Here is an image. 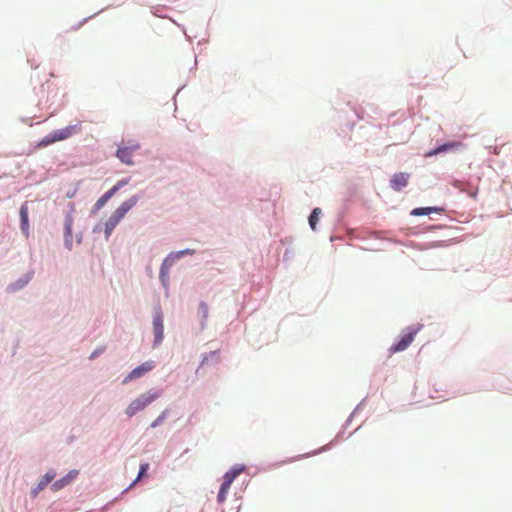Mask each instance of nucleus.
<instances>
[{"label": "nucleus", "instance_id": "f257e3e1", "mask_svg": "<svg viewBox=\"0 0 512 512\" xmlns=\"http://www.w3.org/2000/svg\"><path fill=\"white\" fill-rule=\"evenodd\" d=\"M161 396L159 390L152 389L146 393L139 395L136 399L130 402L125 409V414L128 417H133L138 412L145 409L149 404L158 399Z\"/></svg>", "mask_w": 512, "mask_h": 512}, {"label": "nucleus", "instance_id": "f03ea898", "mask_svg": "<svg viewBox=\"0 0 512 512\" xmlns=\"http://www.w3.org/2000/svg\"><path fill=\"white\" fill-rule=\"evenodd\" d=\"M75 205L69 203L64 217V246L67 250L73 249L72 227L74 222Z\"/></svg>", "mask_w": 512, "mask_h": 512}, {"label": "nucleus", "instance_id": "7ed1b4c3", "mask_svg": "<svg viewBox=\"0 0 512 512\" xmlns=\"http://www.w3.org/2000/svg\"><path fill=\"white\" fill-rule=\"evenodd\" d=\"M421 327V325L407 327V332L400 336L399 340L389 348V351L391 353H396L407 349L408 346L413 342Z\"/></svg>", "mask_w": 512, "mask_h": 512}, {"label": "nucleus", "instance_id": "20e7f679", "mask_svg": "<svg viewBox=\"0 0 512 512\" xmlns=\"http://www.w3.org/2000/svg\"><path fill=\"white\" fill-rule=\"evenodd\" d=\"M154 339L152 346L153 348L159 347L164 339V319L160 309L155 310L152 320Z\"/></svg>", "mask_w": 512, "mask_h": 512}, {"label": "nucleus", "instance_id": "39448f33", "mask_svg": "<svg viewBox=\"0 0 512 512\" xmlns=\"http://www.w3.org/2000/svg\"><path fill=\"white\" fill-rule=\"evenodd\" d=\"M155 361L147 360L130 371L122 380L123 384H127L130 381L142 377L147 372L155 368Z\"/></svg>", "mask_w": 512, "mask_h": 512}, {"label": "nucleus", "instance_id": "423d86ee", "mask_svg": "<svg viewBox=\"0 0 512 512\" xmlns=\"http://www.w3.org/2000/svg\"><path fill=\"white\" fill-rule=\"evenodd\" d=\"M463 147L460 141H448L440 144L425 153V157H432L440 153L456 152Z\"/></svg>", "mask_w": 512, "mask_h": 512}, {"label": "nucleus", "instance_id": "0eeeda50", "mask_svg": "<svg viewBox=\"0 0 512 512\" xmlns=\"http://www.w3.org/2000/svg\"><path fill=\"white\" fill-rule=\"evenodd\" d=\"M79 473L80 472L78 469H71L64 476H62L61 478L52 482L51 487H50L51 490L53 492H58V491L64 489L78 477Z\"/></svg>", "mask_w": 512, "mask_h": 512}, {"label": "nucleus", "instance_id": "6e6552de", "mask_svg": "<svg viewBox=\"0 0 512 512\" xmlns=\"http://www.w3.org/2000/svg\"><path fill=\"white\" fill-rule=\"evenodd\" d=\"M410 174L407 172L394 173L389 181V186L393 191H402L409 183Z\"/></svg>", "mask_w": 512, "mask_h": 512}, {"label": "nucleus", "instance_id": "1a4fd4ad", "mask_svg": "<svg viewBox=\"0 0 512 512\" xmlns=\"http://www.w3.org/2000/svg\"><path fill=\"white\" fill-rule=\"evenodd\" d=\"M72 131L73 130H56V131H53L49 135L44 137L42 140H40L36 144V146L37 147L47 146V145H50V144H52V143H54L56 141L67 139L68 137H70L72 135Z\"/></svg>", "mask_w": 512, "mask_h": 512}, {"label": "nucleus", "instance_id": "9d476101", "mask_svg": "<svg viewBox=\"0 0 512 512\" xmlns=\"http://www.w3.org/2000/svg\"><path fill=\"white\" fill-rule=\"evenodd\" d=\"M57 475V472L54 468L48 469L45 474L40 478V480L37 482L36 486H34V497L42 491L48 484H52L54 482Z\"/></svg>", "mask_w": 512, "mask_h": 512}, {"label": "nucleus", "instance_id": "9b49d317", "mask_svg": "<svg viewBox=\"0 0 512 512\" xmlns=\"http://www.w3.org/2000/svg\"><path fill=\"white\" fill-rule=\"evenodd\" d=\"M134 152L128 149L127 146H123L122 144H117V150L115 156L119 159V161L128 166L134 165V161L132 159V154Z\"/></svg>", "mask_w": 512, "mask_h": 512}, {"label": "nucleus", "instance_id": "f8f14e48", "mask_svg": "<svg viewBox=\"0 0 512 512\" xmlns=\"http://www.w3.org/2000/svg\"><path fill=\"white\" fill-rule=\"evenodd\" d=\"M246 466L244 464H234L223 476V482L231 485L233 481L244 472Z\"/></svg>", "mask_w": 512, "mask_h": 512}, {"label": "nucleus", "instance_id": "ddd939ff", "mask_svg": "<svg viewBox=\"0 0 512 512\" xmlns=\"http://www.w3.org/2000/svg\"><path fill=\"white\" fill-rule=\"evenodd\" d=\"M209 316L208 304L205 301H200L198 305V318L200 331H204L207 327V321Z\"/></svg>", "mask_w": 512, "mask_h": 512}, {"label": "nucleus", "instance_id": "4468645a", "mask_svg": "<svg viewBox=\"0 0 512 512\" xmlns=\"http://www.w3.org/2000/svg\"><path fill=\"white\" fill-rule=\"evenodd\" d=\"M21 229L26 237L29 236V208L28 204L24 203L20 209Z\"/></svg>", "mask_w": 512, "mask_h": 512}, {"label": "nucleus", "instance_id": "2eb2a0df", "mask_svg": "<svg viewBox=\"0 0 512 512\" xmlns=\"http://www.w3.org/2000/svg\"><path fill=\"white\" fill-rule=\"evenodd\" d=\"M443 210L444 209L442 207H436V206H432V207H418V208H414L411 211V215L412 216H426V215H430L432 213L441 212Z\"/></svg>", "mask_w": 512, "mask_h": 512}, {"label": "nucleus", "instance_id": "dca6fc26", "mask_svg": "<svg viewBox=\"0 0 512 512\" xmlns=\"http://www.w3.org/2000/svg\"><path fill=\"white\" fill-rule=\"evenodd\" d=\"M115 194L116 192L112 188L105 192L94 204L93 212L100 210Z\"/></svg>", "mask_w": 512, "mask_h": 512}, {"label": "nucleus", "instance_id": "f3484780", "mask_svg": "<svg viewBox=\"0 0 512 512\" xmlns=\"http://www.w3.org/2000/svg\"><path fill=\"white\" fill-rule=\"evenodd\" d=\"M169 271L170 270L166 269V267L165 268L160 267V270H159V280H160V283L166 293H168L169 286H170Z\"/></svg>", "mask_w": 512, "mask_h": 512}, {"label": "nucleus", "instance_id": "a211bd4d", "mask_svg": "<svg viewBox=\"0 0 512 512\" xmlns=\"http://www.w3.org/2000/svg\"><path fill=\"white\" fill-rule=\"evenodd\" d=\"M140 199H141L140 195H132L127 200H125L119 207L124 212L128 213L134 206H136V204L138 203V201Z\"/></svg>", "mask_w": 512, "mask_h": 512}, {"label": "nucleus", "instance_id": "6ab92c4d", "mask_svg": "<svg viewBox=\"0 0 512 512\" xmlns=\"http://www.w3.org/2000/svg\"><path fill=\"white\" fill-rule=\"evenodd\" d=\"M322 214V210L318 207L314 208L308 218V223L312 231H316L317 224Z\"/></svg>", "mask_w": 512, "mask_h": 512}, {"label": "nucleus", "instance_id": "aec40b11", "mask_svg": "<svg viewBox=\"0 0 512 512\" xmlns=\"http://www.w3.org/2000/svg\"><path fill=\"white\" fill-rule=\"evenodd\" d=\"M180 260L175 251L170 252L162 261L160 267L170 270L171 267Z\"/></svg>", "mask_w": 512, "mask_h": 512}, {"label": "nucleus", "instance_id": "412c9836", "mask_svg": "<svg viewBox=\"0 0 512 512\" xmlns=\"http://www.w3.org/2000/svg\"><path fill=\"white\" fill-rule=\"evenodd\" d=\"M46 103H49L48 109H51L52 106L55 105V107L52 109L51 112H49V116L53 115L56 109L62 104V98L57 97V93H54L51 97L48 96Z\"/></svg>", "mask_w": 512, "mask_h": 512}, {"label": "nucleus", "instance_id": "4be33fe9", "mask_svg": "<svg viewBox=\"0 0 512 512\" xmlns=\"http://www.w3.org/2000/svg\"><path fill=\"white\" fill-rule=\"evenodd\" d=\"M119 223L118 220H115V218H113L112 216H110L107 221L105 222V225H104V234H105V238L108 239L112 233V231L114 230V228L117 226V224Z\"/></svg>", "mask_w": 512, "mask_h": 512}, {"label": "nucleus", "instance_id": "5701e85b", "mask_svg": "<svg viewBox=\"0 0 512 512\" xmlns=\"http://www.w3.org/2000/svg\"><path fill=\"white\" fill-rule=\"evenodd\" d=\"M230 486L231 485H229L227 483H224V482L221 483L218 494H217L218 503H223L226 500V496H227Z\"/></svg>", "mask_w": 512, "mask_h": 512}, {"label": "nucleus", "instance_id": "b1692460", "mask_svg": "<svg viewBox=\"0 0 512 512\" xmlns=\"http://www.w3.org/2000/svg\"><path fill=\"white\" fill-rule=\"evenodd\" d=\"M169 415V410H163L160 415L150 424V428L155 429L159 427Z\"/></svg>", "mask_w": 512, "mask_h": 512}, {"label": "nucleus", "instance_id": "393cba45", "mask_svg": "<svg viewBox=\"0 0 512 512\" xmlns=\"http://www.w3.org/2000/svg\"><path fill=\"white\" fill-rule=\"evenodd\" d=\"M120 144H122L123 146H127L128 149L132 150L133 152L140 149V143L134 139H128V140L122 139Z\"/></svg>", "mask_w": 512, "mask_h": 512}, {"label": "nucleus", "instance_id": "a878e982", "mask_svg": "<svg viewBox=\"0 0 512 512\" xmlns=\"http://www.w3.org/2000/svg\"><path fill=\"white\" fill-rule=\"evenodd\" d=\"M219 354V350L210 351L208 353H204L201 356V366L206 365L210 358H217Z\"/></svg>", "mask_w": 512, "mask_h": 512}, {"label": "nucleus", "instance_id": "bb28decb", "mask_svg": "<svg viewBox=\"0 0 512 512\" xmlns=\"http://www.w3.org/2000/svg\"><path fill=\"white\" fill-rule=\"evenodd\" d=\"M166 9L165 6H162V5H157V6H153L151 8V13L156 16V17H159V18H166L167 16L165 14H163V11Z\"/></svg>", "mask_w": 512, "mask_h": 512}, {"label": "nucleus", "instance_id": "cd10ccee", "mask_svg": "<svg viewBox=\"0 0 512 512\" xmlns=\"http://www.w3.org/2000/svg\"><path fill=\"white\" fill-rule=\"evenodd\" d=\"M106 350V346H98L97 348H95L89 355L88 359L89 360H95L96 358H98L100 355H102Z\"/></svg>", "mask_w": 512, "mask_h": 512}, {"label": "nucleus", "instance_id": "c85d7f7f", "mask_svg": "<svg viewBox=\"0 0 512 512\" xmlns=\"http://www.w3.org/2000/svg\"><path fill=\"white\" fill-rule=\"evenodd\" d=\"M127 213L124 212L122 209H120V207H118L112 214L111 216L113 218H115V220H118L119 222L124 218V216L126 215Z\"/></svg>", "mask_w": 512, "mask_h": 512}, {"label": "nucleus", "instance_id": "c756f323", "mask_svg": "<svg viewBox=\"0 0 512 512\" xmlns=\"http://www.w3.org/2000/svg\"><path fill=\"white\" fill-rule=\"evenodd\" d=\"M130 181V178H125V179H122L120 181H118L113 187L112 189L115 190V192L117 193L122 187H124L125 185H127Z\"/></svg>", "mask_w": 512, "mask_h": 512}, {"label": "nucleus", "instance_id": "7c9ffc66", "mask_svg": "<svg viewBox=\"0 0 512 512\" xmlns=\"http://www.w3.org/2000/svg\"><path fill=\"white\" fill-rule=\"evenodd\" d=\"M148 468H149L148 463L141 464L139 467L138 474H137V479H141L146 474Z\"/></svg>", "mask_w": 512, "mask_h": 512}, {"label": "nucleus", "instance_id": "2f4dec72", "mask_svg": "<svg viewBox=\"0 0 512 512\" xmlns=\"http://www.w3.org/2000/svg\"><path fill=\"white\" fill-rule=\"evenodd\" d=\"M175 252H176V254H178L179 259H181L185 255H193L195 253V251L190 248H185V249L178 250Z\"/></svg>", "mask_w": 512, "mask_h": 512}, {"label": "nucleus", "instance_id": "473e14b6", "mask_svg": "<svg viewBox=\"0 0 512 512\" xmlns=\"http://www.w3.org/2000/svg\"><path fill=\"white\" fill-rule=\"evenodd\" d=\"M360 406H361V404H358L355 407V409L353 410V412L350 414V416L346 420L345 424L343 425V429H345V428H347L349 426V424L351 423L352 418L354 417V415L360 410Z\"/></svg>", "mask_w": 512, "mask_h": 512}, {"label": "nucleus", "instance_id": "72a5a7b5", "mask_svg": "<svg viewBox=\"0 0 512 512\" xmlns=\"http://www.w3.org/2000/svg\"><path fill=\"white\" fill-rule=\"evenodd\" d=\"M27 283H28V280H25V281H22V280H21V281H19L18 283H15V284L10 285L9 290H10V291H12V292H14V291H16L17 289L22 288L23 286H25Z\"/></svg>", "mask_w": 512, "mask_h": 512}, {"label": "nucleus", "instance_id": "f704fd0d", "mask_svg": "<svg viewBox=\"0 0 512 512\" xmlns=\"http://www.w3.org/2000/svg\"><path fill=\"white\" fill-rule=\"evenodd\" d=\"M329 448H330V444H327V445H324L321 448L313 451L311 454H306L305 456L319 454V453L327 451Z\"/></svg>", "mask_w": 512, "mask_h": 512}, {"label": "nucleus", "instance_id": "c9c22d12", "mask_svg": "<svg viewBox=\"0 0 512 512\" xmlns=\"http://www.w3.org/2000/svg\"><path fill=\"white\" fill-rule=\"evenodd\" d=\"M173 23H175L178 27H180L186 37V39L189 41V42H192V39L191 37L186 33V30H185V27L183 25H180L178 24L176 21L172 20Z\"/></svg>", "mask_w": 512, "mask_h": 512}, {"label": "nucleus", "instance_id": "e433bc0d", "mask_svg": "<svg viewBox=\"0 0 512 512\" xmlns=\"http://www.w3.org/2000/svg\"><path fill=\"white\" fill-rule=\"evenodd\" d=\"M140 479H137V477L133 480V482L123 490V493H125L127 490H129L132 486H134Z\"/></svg>", "mask_w": 512, "mask_h": 512}, {"label": "nucleus", "instance_id": "4c0bfd02", "mask_svg": "<svg viewBox=\"0 0 512 512\" xmlns=\"http://www.w3.org/2000/svg\"><path fill=\"white\" fill-rule=\"evenodd\" d=\"M82 239H83V235L81 232L77 233L76 234V240H77V243L80 244L82 242Z\"/></svg>", "mask_w": 512, "mask_h": 512}, {"label": "nucleus", "instance_id": "58836bf2", "mask_svg": "<svg viewBox=\"0 0 512 512\" xmlns=\"http://www.w3.org/2000/svg\"><path fill=\"white\" fill-rule=\"evenodd\" d=\"M64 128H71V129L78 128V124H69V125L65 126Z\"/></svg>", "mask_w": 512, "mask_h": 512}, {"label": "nucleus", "instance_id": "ea45409f", "mask_svg": "<svg viewBox=\"0 0 512 512\" xmlns=\"http://www.w3.org/2000/svg\"><path fill=\"white\" fill-rule=\"evenodd\" d=\"M74 195H75V191L68 192V193L66 194L67 198H72V197H74Z\"/></svg>", "mask_w": 512, "mask_h": 512}, {"label": "nucleus", "instance_id": "a19ab883", "mask_svg": "<svg viewBox=\"0 0 512 512\" xmlns=\"http://www.w3.org/2000/svg\"><path fill=\"white\" fill-rule=\"evenodd\" d=\"M43 121H44V119H40L38 121H34V126L41 124Z\"/></svg>", "mask_w": 512, "mask_h": 512}, {"label": "nucleus", "instance_id": "79ce46f5", "mask_svg": "<svg viewBox=\"0 0 512 512\" xmlns=\"http://www.w3.org/2000/svg\"><path fill=\"white\" fill-rule=\"evenodd\" d=\"M99 230H100V224H97V225L94 227L93 231H94V232H97V231H99Z\"/></svg>", "mask_w": 512, "mask_h": 512}, {"label": "nucleus", "instance_id": "37998d69", "mask_svg": "<svg viewBox=\"0 0 512 512\" xmlns=\"http://www.w3.org/2000/svg\"><path fill=\"white\" fill-rule=\"evenodd\" d=\"M92 17H93V16H90V17L84 18V19H83V21L80 23V25H81V24H83V23H85L88 19H90V18H92Z\"/></svg>", "mask_w": 512, "mask_h": 512}, {"label": "nucleus", "instance_id": "c03bdc74", "mask_svg": "<svg viewBox=\"0 0 512 512\" xmlns=\"http://www.w3.org/2000/svg\"><path fill=\"white\" fill-rule=\"evenodd\" d=\"M103 12V9H100L99 11L95 12V15H98Z\"/></svg>", "mask_w": 512, "mask_h": 512}, {"label": "nucleus", "instance_id": "a18cd8bd", "mask_svg": "<svg viewBox=\"0 0 512 512\" xmlns=\"http://www.w3.org/2000/svg\"><path fill=\"white\" fill-rule=\"evenodd\" d=\"M103 12V9H100L99 11L95 12V15H98Z\"/></svg>", "mask_w": 512, "mask_h": 512}, {"label": "nucleus", "instance_id": "49530a36", "mask_svg": "<svg viewBox=\"0 0 512 512\" xmlns=\"http://www.w3.org/2000/svg\"><path fill=\"white\" fill-rule=\"evenodd\" d=\"M103 12V9H100L99 11L95 12V15H98Z\"/></svg>", "mask_w": 512, "mask_h": 512}, {"label": "nucleus", "instance_id": "de8ad7c7", "mask_svg": "<svg viewBox=\"0 0 512 512\" xmlns=\"http://www.w3.org/2000/svg\"><path fill=\"white\" fill-rule=\"evenodd\" d=\"M103 12V9H100L99 11L95 12V15H98Z\"/></svg>", "mask_w": 512, "mask_h": 512}, {"label": "nucleus", "instance_id": "09e8293b", "mask_svg": "<svg viewBox=\"0 0 512 512\" xmlns=\"http://www.w3.org/2000/svg\"><path fill=\"white\" fill-rule=\"evenodd\" d=\"M50 88H51V85L47 84V89L50 90Z\"/></svg>", "mask_w": 512, "mask_h": 512}]
</instances>
